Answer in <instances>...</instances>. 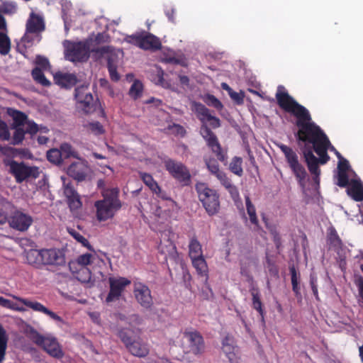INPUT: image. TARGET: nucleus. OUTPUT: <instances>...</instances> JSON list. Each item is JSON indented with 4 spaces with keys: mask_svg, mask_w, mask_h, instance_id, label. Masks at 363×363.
<instances>
[{
    "mask_svg": "<svg viewBox=\"0 0 363 363\" xmlns=\"http://www.w3.org/2000/svg\"><path fill=\"white\" fill-rule=\"evenodd\" d=\"M118 336L121 341L125 345L128 352L133 356L138 357H145L150 352L148 345L140 337L133 340L127 332L121 330L118 333Z\"/></svg>",
    "mask_w": 363,
    "mask_h": 363,
    "instance_id": "423d86ee",
    "label": "nucleus"
},
{
    "mask_svg": "<svg viewBox=\"0 0 363 363\" xmlns=\"http://www.w3.org/2000/svg\"><path fill=\"white\" fill-rule=\"evenodd\" d=\"M291 169L295 174L296 179L298 180L300 184L303 185L306 177L307 175L306 171L303 166L299 162L298 164L291 167Z\"/></svg>",
    "mask_w": 363,
    "mask_h": 363,
    "instance_id": "ea45409f",
    "label": "nucleus"
},
{
    "mask_svg": "<svg viewBox=\"0 0 363 363\" xmlns=\"http://www.w3.org/2000/svg\"><path fill=\"white\" fill-rule=\"evenodd\" d=\"M143 91V84L139 81H135L133 82V84L131 85L130 90H129V94L130 96L133 99H138L141 96Z\"/></svg>",
    "mask_w": 363,
    "mask_h": 363,
    "instance_id": "09e8293b",
    "label": "nucleus"
},
{
    "mask_svg": "<svg viewBox=\"0 0 363 363\" xmlns=\"http://www.w3.org/2000/svg\"><path fill=\"white\" fill-rule=\"evenodd\" d=\"M278 147L284 154L286 160L290 167L299 163L297 154L291 147L284 144H279L278 145Z\"/></svg>",
    "mask_w": 363,
    "mask_h": 363,
    "instance_id": "c85d7f7f",
    "label": "nucleus"
},
{
    "mask_svg": "<svg viewBox=\"0 0 363 363\" xmlns=\"http://www.w3.org/2000/svg\"><path fill=\"white\" fill-rule=\"evenodd\" d=\"M9 167V171L12 174L17 182L21 183L30 176L36 177L38 174V168L28 167L23 163H18L14 160L8 161L6 163Z\"/></svg>",
    "mask_w": 363,
    "mask_h": 363,
    "instance_id": "6e6552de",
    "label": "nucleus"
},
{
    "mask_svg": "<svg viewBox=\"0 0 363 363\" xmlns=\"http://www.w3.org/2000/svg\"><path fill=\"white\" fill-rule=\"evenodd\" d=\"M194 110L203 123H206V121L211 116L208 109L203 104H195Z\"/></svg>",
    "mask_w": 363,
    "mask_h": 363,
    "instance_id": "79ce46f5",
    "label": "nucleus"
},
{
    "mask_svg": "<svg viewBox=\"0 0 363 363\" xmlns=\"http://www.w3.org/2000/svg\"><path fill=\"white\" fill-rule=\"evenodd\" d=\"M276 97L282 108L293 113L297 118L296 125L299 128L298 140L312 144L315 152L319 155L320 158L318 159L311 148H305L303 150V156L311 173L318 177L320 172L318 163L324 164L330 159L327 150H330L335 152L337 150L330 144L328 137L320 128L311 121L308 110L284 91V87H278Z\"/></svg>",
    "mask_w": 363,
    "mask_h": 363,
    "instance_id": "f257e3e1",
    "label": "nucleus"
},
{
    "mask_svg": "<svg viewBox=\"0 0 363 363\" xmlns=\"http://www.w3.org/2000/svg\"><path fill=\"white\" fill-rule=\"evenodd\" d=\"M94 258V255L91 253H86L79 255L75 260L69 263V270H75L79 267H86L90 264Z\"/></svg>",
    "mask_w": 363,
    "mask_h": 363,
    "instance_id": "393cba45",
    "label": "nucleus"
},
{
    "mask_svg": "<svg viewBox=\"0 0 363 363\" xmlns=\"http://www.w3.org/2000/svg\"><path fill=\"white\" fill-rule=\"evenodd\" d=\"M13 205L0 196V224L5 223L8 220V214L12 212Z\"/></svg>",
    "mask_w": 363,
    "mask_h": 363,
    "instance_id": "7c9ffc66",
    "label": "nucleus"
},
{
    "mask_svg": "<svg viewBox=\"0 0 363 363\" xmlns=\"http://www.w3.org/2000/svg\"><path fill=\"white\" fill-rule=\"evenodd\" d=\"M356 177L355 173L348 177L347 182L343 187L348 186L347 189L348 195L354 200L361 201L363 200V187L360 181Z\"/></svg>",
    "mask_w": 363,
    "mask_h": 363,
    "instance_id": "412c9836",
    "label": "nucleus"
},
{
    "mask_svg": "<svg viewBox=\"0 0 363 363\" xmlns=\"http://www.w3.org/2000/svg\"><path fill=\"white\" fill-rule=\"evenodd\" d=\"M113 52V50L110 48V52L108 54H106L104 56L108 57V69L110 74V77L112 80L118 81L120 79V75L118 74L116 71V66L113 64V60L109 56V54Z\"/></svg>",
    "mask_w": 363,
    "mask_h": 363,
    "instance_id": "c03bdc74",
    "label": "nucleus"
},
{
    "mask_svg": "<svg viewBox=\"0 0 363 363\" xmlns=\"http://www.w3.org/2000/svg\"><path fill=\"white\" fill-rule=\"evenodd\" d=\"M156 194L164 200H168L170 206L173 207L174 206V202L172 199H169L165 192L162 191V193H157Z\"/></svg>",
    "mask_w": 363,
    "mask_h": 363,
    "instance_id": "338daca9",
    "label": "nucleus"
},
{
    "mask_svg": "<svg viewBox=\"0 0 363 363\" xmlns=\"http://www.w3.org/2000/svg\"><path fill=\"white\" fill-rule=\"evenodd\" d=\"M89 171L87 162L80 158L72 163L67 169L68 174L79 182L86 179Z\"/></svg>",
    "mask_w": 363,
    "mask_h": 363,
    "instance_id": "aec40b11",
    "label": "nucleus"
},
{
    "mask_svg": "<svg viewBox=\"0 0 363 363\" xmlns=\"http://www.w3.org/2000/svg\"><path fill=\"white\" fill-rule=\"evenodd\" d=\"M310 284L314 296H315L316 299L318 300L319 298L317 287V278L314 274H311Z\"/></svg>",
    "mask_w": 363,
    "mask_h": 363,
    "instance_id": "bf43d9fd",
    "label": "nucleus"
},
{
    "mask_svg": "<svg viewBox=\"0 0 363 363\" xmlns=\"http://www.w3.org/2000/svg\"><path fill=\"white\" fill-rule=\"evenodd\" d=\"M26 260L29 264L38 267L43 264L42 250L31 249L26 252Z\"/></svg>",
    "mask_w": 363,
    "mask_h": 363,
    "instance_id": "cd10ccee",
    "label": "nucleus"
},
{
    "mask_svg": "<svg viewBox=\"0 0 363 363\" xmlns=\"http://www.w3.org/2000/svg\"><path fill=\"white\" fill-rule=\"evenodd\" d=\"M75 99L78 108L86 113L92 111L94 99L87 86H82L75 89Z\"/></svg>",
    "mask_w": 363,
    "mask_h": 363,
    "instance_id": "ddd939ff",
    "label": "nucleus"
},
{
    "mask_svg": "<svg viewBox=\"0 0 363 363\" xmlns=\"http://www.w3.org/2000/svg\"><path fill=\"white\" fill-rule=\"evenodd\" d=\"M208 170L216 177V178L222 182L227 178L225 174L220 170L218 164L216 161L210 160L206 162Z\"/></svg>",
    "mask_w": 363,
    "mask_h": 363,
    "instance_id": "72a5a7b5",
    "label": "nucleus"
},
{
    "mask_svg": "<svg viewBox=\"0 0 363 363\" xmlns=\"http://www.w3.org/2000/svg\"><path fill=\"white\" fill-rule=\"evenodd\" d=\"M8 115L12 118L13 121V126H23L27 128V131L30 135H33L39 132L40 134L47 133L48 129L46 127H38V125L33 121H28L25 113L14 108H9L7 109Z\"/></svg>",
    "mask_w": 363,
    "mask_h": 363,
    "instance_id": "0eeeda50",
    "label": "nucleus"
},
{
    "mask_svg": "<svg viewBox=\"0 0 363 363\" xmlns=\"http://www.w3.org/2000/svg\"><path fill=\"white\" fill-rule=\"evenodd\" d=\"M245 204L247 212V214L249 215L250 222L255 226H258V219L256 215V210L248 196H245Z\"/></svg>",
    "mask_w": 363,
    "mask_h": 363,
    "instance_id": "58836bf2",
    "label": "nucleus"
},
{
    "mask_svg": "<svg viewBox=\"0 0 363 363\" xmlns=\"http://www.w3.org/2000/svg\"><path fill=\"white\" fill-rule=\"evenodd\" d=\"M43 264L62 265L65 263L63 253L56 249L42 250Z\"/></svg>",
    "mask_w": 363,
    "mask_h": 363,
    "instance_id": "4be33fe9",
    "label": "nucleus"
},
{
    "mask_svg": "<svg viewBox=\"0 0 363 363\" xmlns=\"http://www.w3.org/2000/svg\"><path fill=\"white\" fill-rule=\"evenodd\" d=\"M242 158L238 157H234L230 164V171L236 175L241 176L243 172L242 168Z\"/></svg>",
    "mask_w": 363,
    "mask_h": 363,
    "instance_id": "a18cd8bd",
    "label": "nucleus"
},
{
    "mask_svg": "<svg viewBox=\"0 0 363 363\" xmlns=\"http://www.w3.org/2000/svg\"><path fill=\"white\" fill-rule=\"evenodd\" d=\"M152 71V74L151 75L150 79L155 84L160 85L164 88L170 87V84L164 79V72L160 68L155 67Z\"/></svg>",
    "mask_w": 363,
    "mask_h": 363,
    "instance_id": "2f4dec72",
    "label": "nucleus"
},
{
    "mask_svg": "<svg viewBox=\"0 0 363 363\" xmlns=\"http://www.w3.org/2000/svg\"><path fill=\"white\" fill-rule=\"evenodd\" d=\"M205 101L207 104L212 106L218 109L222 108L221 103L213 95L206 96Z\"/></svg>",
    "mask_w": 363,
    "mask_h": 363,
    "instance_id": "6e6d98bb",
    "label": "nucleus"
},
{
    "mask_svg": "<svg viewBox=\"0 0 363 363\" xmlns=\"http://www.w3.org/2000/svg\"><path fill=\"white\" fill-rule=\"evenodd\" d=\"M169 129L170 130V131L172 133H174L176 135H179L181 136L184 135V134L186 133L184 128L179 124H173L172 125H170L169 127Z\"/></svg>",
    "mask_w": 363,
    "mask_h": 363,
    "instance_id": "13d9d810",
    "label": "nucleus"
},
{
    "mask_svg": "<svg viewBox=\"0 0 363 363\" xmlns=\"http://www.w3.org/2000/svg\"><path fill=\"white\" fill-rule=\"evenodd\" d=\"M14 128L15 132L13 137V143L16 145L23 141L24 139L25 133H28V132L27 131V128L23 126L14 127Z\"/></svg>",
    "mask_w": 363,
    "mask_h": 363,
    "instance_id": "de8ad7c7",
    "label": "nucleus"
},
{
    "mask_svg": "<svg viewBox=\"0 0 363 363\" xmlns=\"http://www.w3.org/2000/svg\"><path fill=\"white\" fill-rule=\"evenodd\" d=\"M33 341L38 345L42 347L51 357L62 358L64 356L61 346L57 339L52 335H41L35 332L32 336Z\"/></svg>",
    "mask_w": 363,
    "mask_h": 363,
    "instance_id": "39448f33",
    "label": "nucleus"
},
{
    "mask_svg": "<svg viewBox=\"0 0 363 363\" xmlns=\"http://www.w3.org/2000/svg\"><path fill=\"white\" fill-rule=\"evenodd\" d=\"M88 130L94 135H99L104 133L102 125L99 122H91L87 125Z\"/></svg>",
    "mask_w": 363,
    "mask_h": 363,
    "instance_id": "3c124183",
    "label": "nucleus"
},
{
    "mask_svg": "<svg viewBox=\"0 0 363 363\" xmlns=\"http://www.w3.org/2000/svg\"><path fill=\"white\" fill-rule=\"evenodd\" d=\"M11 49V40L9 36L3 32H0V53L6 55Z\"/></svg>",
    "mask_w": 363,
    "mask_h": 363,
    "instance_id": "a19ab883",
    "label": "nucleus"
},
{
    "mask_svg": "<svg viewBox=\"0 0 363 363\" xmlns=\"http://www.w3.org/2000/svg\"><path fill=\"white\" fill-rule=\"evenodd\" d=\"M109 292L106 298V303H111L118 300L131 281L123 277H110L108 278Z\"/></svg>",
    "mask_w": 363,
    "mask_h": 363,
    "instance_id": "1a4fd4ad",
    "label": "nucleus"
},
{
    "mask_svg": "<svg viewBox=\"0 0 363 363\" xmlns=\"http://www.w3.org/2000/svg\"><path fill=\"white\" fill-rule=\"evenodd\" d=\"M335 154L339 159L336 184L339 186H344L347 182L348 177L354 174V172L351 169L348 161L344 159L338 151H335Z\"/></svg>",
    "mask_w": 363,
    "mask_h": 363,
    "instance_id": "a211bd4d",
    "label": "nucleus"
},
{
    "mask_svg": "<svg viewBox=\"0 0 363 363\" xmlns=\"http://www.w3.org/2000/svg\"><path fill=\"white\" fill-rule=\"evenodd\" d=\"M1 10L5 13H13L16 11V5L14 2L6 1L2 4Z\"/></svg>",
    "mask_w": 363,
    "mask_h": 363,
    "instance_id": "5fc2aeb1",
    "label": "nucleus"
},
{
    "mask_svg": "<svg viewBox=\"0 0 363 363\" xmlns=\"http://www.w3.org/2000/svg\"><path fill=\"white\" fill-rule=\"evenodd\" d=\"M44 29L45 23L43 17L40 15L31 13L26 23V31L21 39L22 43L25 44L28 43V46H30L33 40L30 35L37 34Z\"/></svg>",
    "mask_w": 363,
    "mask_h": 363,
    "instance_id": "9b49d317",
    "label": "nucleus"
},
{
    "mask_svg": "<svg viewBox=\"0 0 363 363\" xmlns=\"http://www.w3.org/2000/svg\"><path fill=\"white\" fill-rule=\"evenodd\" d=\"M118 192L117 188L106 189L102 192L104 199L95 203L96 218L99 221L113 218L115 213L121 208Z\"/></svg>",
    "mask_w": 363,
    "mask_h": 363,
    "instance_id": "7ed1b4c3",
    "label": "nucleus"
},
{
    "mask_svg": "<svg viewBox=\"0 0 363 363\" xmlns=\"http://www.w3.org/2000/svg\"><path fill=\"white\" fill-rule=\"evenodd\" d=\"M191 262L194 267L196 269L197 274L205 279V281L208 279V265L203 257V256L191 259Z\"/></svg>",
    "mask_w": 363,
    "mask_h": 363,
    "instance_id": "bb28decb",
    "label": "nucleus"
},
{
    "mask_svg": "<svg viewBox=\"0 0 363 363\" xmlns=\"http://www.w3.org/2000/svg\"><path fill=\"white\" fill-rule=\"evenodd\" d=\"M222 350L230 363L238 362L235 348L232 339L226 337L223 340Z\"/></svg>",
    "mask_w": 363,
    "mask_h": 363,
    "instance_id": "b1692460",
    "label": "nucleus"
},
{
    "mask_svg": "<svg viewBox=\"0 0 363 363\" xmlns=\"http://www.w3.org/2000/svg\"><path fill=\"white\" fill-rule=\"evenodd\" d=\"M220 183L222 184L223 186H225L226 189H228V191H229V193L230 194L233 199H236L239 196V192L237 188L233 184H232L231 182L230 181V179H228V177Z\"/></svg>",
    "mask_w": 363,
    "mask_h": 363,
    "instance_id": "8fccbe9b",
    "label": "nucleus"
},
{
    "mask_svg": "<svg viewBox=\"0 0 363 363\" xmlns=\"http://www.w3.org/2000/svg\"><path fill=\"white\" fill-rule=\"evenodd\" d=\"M291 284H292L293 291H294L296 295L297 296H300L301 295V292H300V287L298 286V281H295V282H291Z\"/></svg>",
    "mask_w": 363,
    "mask_h": 363,
    "instance_id": "774afa93",
    "label": "nucleus"
},
{
    "mask_svg": "<svg viewBox=\"0 0 363 363\" xmlns=\"http://www.w3.org/2000/svg\"><path fill=\"white\" fill-rule=\"evenodd\" d=\"M8 340L9 337L6 332L0 323V363L4 359Z\"/></svg>",
    "mask_w": 363,
    "mask_h": 363,
    "instance_id": "e433bc0d",
    "label": "nucleus"
},
{
    "mask_svg": "<svg viewBox=\"0 0 363 363\" xmlns=\"http://www.w3.org/2000/svg\"><path fill=\"white\" fill-rule=\"evenodd\" d=\"M55 83L62 87L69 88L77 83V77L74 74L58 72L54 75Z\"/></svg>",
    "mask_w": 363,
    "mask_h": 363,
    "instance_id": "5701e85b",
    "label": "nucleus"
},
{
    "mask_svg": "<svg viewBox=\"0 0 363 363\" xmlns=\"http://www.w3.org/2000/svg\"><path fill=\"white\" fill-rule=\"evenodd\" d=\"M10 296L16 300L18 303L23 304L24 306L28 307L29 308L32 309L34 311L43 313L45 315H48L50 318H52V320H54L57 322L62 321V319L61 317H60L55 313H54L52 311L47 308L45 306H44L40 302H38L35 301H31V300H29L27 298H21L20 296H17L15 295L10 294Z\"/></svg>",
    "mask_w": 363,
    "mask_h": 363,
    "instance_id": "f3484780",
    "label": "nucleus"
},
{
    "mask_svg": "<svg viewBox=\"0 0 363 363\" xmlns=\"http://www.w3.org/2000/svg\"><path fill=\"white\" fill-rule=\"evenodd\" d=\"M35 62L38 66L44 69H47L49 66V62L48 59L42 56H38L36 57Z\"/></svg>",
    "mask_w": 363,
    "mask_h": 363,
    "instance_id": "052dcab7",
    "label": "nucleus"
},
{
    "mask_svg": "<svg viewBox=\"0 0 363 363\" xmlns=\"http://www.w3.org/2000/svg\"><path fill=\"white\" fill-rule=\"evenodd\" d=\"M327 241L330 247L335 250H338L342 247V241L333 227L328 229Z\"/></svg>",
    "mask_w": 363,
    "mask_h": 363,
    "instance_id": "c756f323",
    "label": "nucleus"
},
{
    "mask_svg": "<svg viewBox=\"0 0 363 363\" xmlns=\"http://www.w3.org/2000/svg\"><path fill=\"white\" fill-rule=\"evenodd\" d=\"M9 219L11 228L21 231H26L33 223V218L29 214L21 211L16 210L11 212Z\"/></svg>",
    "mask_w": 363,
    "mask_h": 363,
    "instance_id": "f8f14e48",
    "label": "nucleus"
},
{
    "mask_svg": "<svg viewBox=\"0 0 363 363\" xmlns=\"http://www.w3.org/2000/svg\"><path fill=\"white\" fill-rule=\"evenodd\" d=\"M134 296L137 302L144 308L149 309L153 304L150 289L143 283L134 284Z\"/></svg>",
    "mask_w": 363,
    "mask_h": 363,
    "instance_id": "2eb2a0df",
    "label": "nucleus"
},
{
    "mask_svg": "<svg viewBox=\"0 0 363 363\" xmlns=\"http://www.w3.org/2000/svg\"><path fill=\"white\" fill-rule=\"evenodd\" d=\"M229 94L230 97L238 104H241L243 101V96L241 94L231 90L229 91Z\"/></svg>",
    "mask_w": 363,
    "mask_h": 363,
    "instance_id": "e2e57ef3",
    "label": "nucleus"
},
{
    "mask_svg": "<svg viewBox=\"0 0 363 363\" xmlns=\"http://www.w3.org/2000/svg\"><path fill=\"white\" fill-rule=\"evenodd\" d=\"M201 133L208 145L211 148L213 152L216 154L218 160L224 161L225 159V154L222 151L217 138L213 133L206 125H203L201 128Z\"/></svg>",
    "mask_w": 363,
    "mask_h": 363,
    "instance_id": "6ab92c4d",
    "label": "nucleus"
},
{
    "mask_svg": "<svg viewBox=\"0 0 363 363\" xmlns=\"http://www.w3.org/2000/svg\"><path fill=\"white\" fill-rule=\"evenodd\" d=\"M189 255L191 259L203 256V250L200 242L196 238H191L189 245Z\"/></svg>",
    "mask_w": 363,
    "mask_h": 363,
    "instance_id": "473e14b6",
    "label": "nucleus"
},
{
    "mask_svg": "<svg viewBox=\"0 0 363 363\" xmlns=\"http://www.w3.org/2000/svg\"><path fill=\"white\" fill-rule=\"evenodd\" d=\"M103 38L102 34H98L95 40H88L84 42L72 43L70 41L64 42L65 57L71 62H84L88 60L89 52H95L96 57H104L110 52V47L102 46L97 48H93L94 42L99 43Z\"/></svg>",
    "mask_w": 363,
    "mask_h": 363,
    "instance_id": "f03ea898",
    "label": "nucleus"
},
{
    "mask_svg": "<svg viewBox=\"0 0 363 363\" xmlns=\"http://www.w3.org/2000/svg\"><path fill=\"white\" fill-rule=\"evenodd\" d=\"M47 158L50 162L55 164H60L63 161L60 149L57 148L51 149L48 151Z\"/></svg>",
    "mask_w": 363,
    "mask_h": 363,
    "instance_id": "37998d69",
    "label": "nucleus"
},
{
    "mask_svg": "<svg viewBox=\"0 0 363 363\" xmlns=\"http://www.w3.org/2000/svg\"><path fill=\"white\" fill-rule=\"evenodd\" d=\"M0 306L18 312H25L26 308L21 306L18 303H14L11 301L0 296Z\"/></svg>",
    "mask_w": 363,
    "mask_h": 363,
    "instance_id": "4c0bfd02",
    "label": "nucleus"
},
{
    "mask_svg": "<svg viewBox=\"0 0 363 363\" xmlns=\"http://www.w3.org/2000/svg\"><path fill=\"white\" fill-rule=\"evenodd\" d=\"M199 200L209 216H213L220 210L219 195L214 189H210L206 184L196 185Z\"/></svg>",
    "mask_w": 363,
    "mask_h": 363,
    "instance_id": "20e7f679",
    "label": "nucleus"
},
{
    "mask_svg": "<svg viewBox=\"0 0 363 363\" xmlns=\"http://www.w3.org/2000/svg\"><path fill=\"white\" fill-rule=\"evenodd\" d=\"M32 76L36 82L43 86H48L50 84V82L44 76L42 69L39 67H36L33 70Z\"/></svg>",
    "mask_w": 363,
    "mask_h": 363,
    "instance_id": "49530a36",
    "label": "nucleus"
},
{
    "mask_svg": "<svg viewBox=\"0 0 363 363\" xmlns=\"http://www.w3.org/2000/svg\"><path fill=\"white\" fill-rule=\"evenodd\" d=\"M69 206L72 211L77 210L82 206V201L78 194H75L73 197L67 198Z\"/></svg>",
    "mask_w": 363,
    "mask_h": 363,
    "instance_id": "603ef678",
    "label": "nucleus"
},
{
    "mask_svg": "<svg viewBox=\"0 0 363 363\" xmlns=\"http://www.w3.org/2000/svg\"><path fill=\"white\" fill-rule=\"evenodd\" d=\"M60 151L62 157V160L70 157L79 159L78 153L72 147L71 145L65 143L60 146Z\"/></svg>",
    "mask_w": 363,
    "mask_h": 363,
    "instance_id": "f704fd0d",
    "label": "nucleus"
},
{
    "mask_svg": "<svg viewBox=\"0 0 363 363\" xmlns=\"http://www.w3.org/2000/svg\"><path fill=\"white\" fill-rule=\"evenodd\" d=\"M70 233L73 235V237L77 240H78L79 242H82L84 245H86V243H88V241L87 240L83 237L82 235H81L80 234H79L78 233H76V232H70Z\"/></svg>",
    "mask_w": 363,
    "mask_h": 363,
    "instance_id": "0e129e2a",
    "label": "nucleus"
},
{
    "mask_svg": "<svg viewBox=\"0 0 363 363\" xmlns=\"http://www.w3.org/2000/svg\"><path fill=\"white\" fill-rule=\"evenodd\" d=\"M252 296L253 308L259 311V313L262 315L263 310L262 308V302L260 301L259 293L254 290L252 291Z\"/></svg>",
    "mask_w": 363,
    "mask_h": 363,
    "instance_id": "864d4df0",
    "label": "nucleus"
},
{
    "mask_svg": "<svg viewBox=\"0 0 363 363\" xmlns=\"http://www.w3.org/2000/svg\"><path fill=\"white\" fill-rule=\"evenodd\" d=\"M125 41L144 50H157L161 46L160 40L152 34H134L127 36Z\"/></svg>",
    "mask_w": 363,
    "mask_h": 363,
    "instance_id": "9d476101",
    "label": "nucleus"
},
{
    "mask_svg": "<svg viewBox=\"0 0 363 363\" xmlns=\"http://www.w3.org/2000/svg\"><path fill=\"white\" fill-rule=\"evenodd\" d=\"M70 272L72 273L73 276L82 283L88 284L89 286L93 284L91 273L87 267H79L77 269L70 270Z\"/></svg>",
    "mask_w": 363,
    "mask_h": 363,
    "instance_id": "a878e982",
    "label": "nucleus"
},
{
    "mask_svg": "<svg viewBox=\"0 0 363 363\" xmlns=\"http://www.w3.org/2000/svg\"><path fill=\"white\" fill-rule=\"evenodd\" d=\"M184 339L189 344V352L199 354L204 350V342L202 336L196 330H186L183 333Z\"/></svg>",
    "mask_w": 363,
    "mask_h": 363,
    "instance_id": "dca6fc26",
    "label": "nucleus"
},
{
    "mask_svg": "<svg viewBox=\"0 0 363 363\" xmlns=\"http://www.w3.org/2000/svg\"><path fill=\"white\" fill-rule=\"evenodd\" d=\"M64 194L66 196V198L73 197L75 194H77V192L75 191V189L68 183L66 184L65 181L64 180Z\"/></svg>",
    "mask_w": 363,
    "mask_h": 363,
    "instance_id": "4d7b16f0",
    "label": "nucleus"
},
{
    "mask_svg": "<svg viewBox=\"0 0 363 363\" xmlns=\"http://www.w3.org/2000/svg\"><path fill=\"white\" fill-rule=\"evenodd\" d=\"M165 167L169 174L176 179L186 184L190 180V174L186 167L181 162L167 160L164 162Z\"/></svg>",
    "mask_w": 363,
    "mask_h": 363,
    "instance_id": "4468645a",
    "label": "nucleus"
},
{
    "mask_svg": "<svg viewBox=\"0 0 363 363\" xmlns=\"http://www.w3.org/2000/svg\"><path fill=\"white\" fill-rule=\"evenodd\" d=\"M206 122H209L210 124L214 127V128H217L220 125V121L218 118L216 117H214L213 116H211L210 118H208Z\"/></svg>",
    "mask_w": 363,
    "mask_h": 363,
    "instance_id": "69168bd1",
    "label": "nucleus"
},
{
    "mask_svg": "<svg viewBox=\"0 0 363 363\" xmlns=\"http://www.w3.org/2000/svg\"><path fill=\"white\" fill-rule=\"evenodd\" d=\"M140 177L143 182L150 189L152 192L155 194L162 193V189L150 174L147 173H141Z\"/></svg>",
    "mask_w": 363,
    "mask_h": 363,
    "instance_id": "c9c22d12",
    "label": "nucleus"
},
{
    "mask_svg": "<svg viewBox=\"0 0 363 363\" xmlns=\"http://www.w3.org/2000/svg\"><path fill=\"white\" fill-rule=\"evenodd\" d=\"M159 248L162 253L167 254V253H170L172 250H174L175 247L172 242H169L168 245H166L165 247L163 246V244L161 242L159 246Z\"/></svg>",
    "mask_w": 363,
    "mask_h": 363,
    "instance_id": "680f3d73",
    "label": "nucleus"
}]
</instances>
